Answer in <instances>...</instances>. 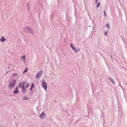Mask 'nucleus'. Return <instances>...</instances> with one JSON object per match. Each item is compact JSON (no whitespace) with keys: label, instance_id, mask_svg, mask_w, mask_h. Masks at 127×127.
<instances>
[{"label":"nucleus","instance_id":"0eeeda50","mask_svg":"<svg viewBox=\"0 0 127 127\" xmlns=\"http://www.w3.org/2000/svg\"><path fill=\"white\" fill-rule=\"evenodd\" d=\"M19 90H18V87H16L14 90L13 91V93L14 94H17L19 92Z\"/></svg>","mask_w":127,"mask_h":127},{"label":"nucleus","instance_id":"20e7f679","mask_svg":"<svg viewBox=\"0 0 127 127\" xmlns=\"http://www.w3.org/2000/svg\"><path fill=\"white\" fill-rule=\"evenodd\" d=\"M41 85L46 91H47V85L45 82H42Z\"/></svg>","mask_w":127,"mask_h":127},{"label":"nucleus","instance_id":"4be33fe9","mask_svg":"<svg viewBox=\"0 0 127 127\" xmlns=\"http://www.w3.org/2000/svg\"><path fill=\"white\" fill-rule=\"evenodd\" d=\"M104 16H105L106 15V14L105 12V10H104Z\"/></svg>","mask_w":127,"mask_h":127},{"label":"nucleus","instance_id":"f257e3e1","mask_svg":"<svg viewBox=\"0 0 127 127\" xmlns=\"http://www.w3.org/2000/svg\"><path fill=\"white\" fill-rule=\"evenodd\" d=\"M24 31L27 33H31L32 34H34V30L28 26H26L24 28Z\"/></svg>","mask_w":127,"mask_h":127},{"label":"nucleus","instance_id":"f03ea898","mask_svg":"<svg viewBox=\"0 0 127 127\" xmlns=\"http://www.w3.org/2000/svg\"><path fill=\"white\" fill-rule=\"evenodd\" d=\"M16 83V80H13L9 84L8 87L10 88V89H11L14 87Z\"/></svg>","mask_w":127,"mask_h":127},{"label":"nucleus","instance_id":"423d86ee","mask_svg":"<svg viewBox=\"0 0 127 127\" xmlns=\"http://www.w3.org/2000/svg\"><path fill=\"white\" fill-rule=\"evenodd\" d=\"M46 116L45 113H44V112H43L39 116V117L42 119H44Z\"/></svg>","mask_w":127,"mask_h":127},{"label":"nucleus","instance_id":"f3484780","mask_svg":"<svg viewBox=\"0 0 127 127\" xmlns=\"http://www.w3.org/2000/svg\"><path fill=\"white\" fill-rule=\"evenodd\" d=\"M28 70V69L27 68H25V70H24L23 73H25V72H26Z\"/></svg>","mask_w":127,"mask_h":127},{"label":"nucleus","instance_id":"ddd939ff","mask_svg":"<svg viewBox=\"0 0 127 127\" xmlns=\"http://www.w3.org/2000/svg\"><path fill=\"white\" fill-rule=\"evenodd\" d=\"M23 99L24 100H27L28 99V98L27 96H25L23 97Z\"/></svg>","mask_w":127,"mask_h":127},{"label":"nucleus","instance_id":"c85d7f7f","mask_svg":"<svg viewBox=\"0 0 127 127\" xmlns=\"http://www.w3.org/2000/svg\"><path fill=\"white\" fill-rule=\"evenodd\" d=\"M8 68H10V67H9H9H8Z\"/></svg>","mask_w":127,"mask_h":127},{"label":"nucleus","instance_id":"393cba45","mask_svg":"<svg viewBox=\"0 0 127 127\" xmlns=\"http://www.w3.org/2000/svg\"><path fill=\"white\" fill-rule=\"evenodd\" d=\"M110 56V57L111 58L112 60H113V58H112V56Z\"/></svg>","mask_w":127,"mask_h":127},{"label":"nucleus","instance_id":"dca6fc26","mask_svg":"<svg viewBox=\"0 0 127 127\" xmlns=\"http://www.w3.org/2000/svg\"><path fill=\"white\" fill-rule=\"evenodd\" d=\"M100 2H99L97 4V5L96 7L97 8L98 7H99V5H100Z\"/></svg>","mask_w":127,"mask_h":127},{"label":"nucleus","instance_id":"a878e982","mask_svg":"<svg viewBox=\"0 0 127 127\" xmlns=\"http://www.w3.org/2000/svg\"><path fill=\"white\" fill-rule=\"evenodd\" d=\"M7 71V72H6V73L5 75H6V74H7V73L8 72V71Z\"/></svg>","mask_w":127,"mask_h":127},{"label":"nucleus","instance_id":"a211bd4d","mask_svg":"<svg viewBox=\"0 0 127 127\" xmlns=\"http://www.w3.org/2000/svg\"><path fill=\"white\" fill-rule=\"evenodd\" d=\"M30 86V84L29 83H27L26 85V88Z\"/></svg>","mask_w":127,"mask_h":127},{"label":"nucleus","instance_id":"7ed1b4c3","mask_svg":"<svg viewBox=\"0 0 127 127\" xmlns=\"http://www.w3.org/2000/svg\"><path fill=\"white\" fill-rule=\"evenodd\" d=\"M43 70H40L36 74L35 77L37 79L40 78L42 75L43 73Z\"/></svg>","mask_w":127,"mask_h":127},{"label":"nucleus","instance_id":"2eb2a0df","mask_svg":"<svg viewBox=\"0 0 127 127\" xmlns=\"http://www.w3.org/2000/svg\"><path fill=\"white\" fill-rule=\"evenodd\" d=\"M34 84L33 83H32L31 87L33 88L34 87Z\"/></svg>","mask_w":127,"mask_h":127},{"label":"nucleus","instance_id":"c756f323","mask_svg":"<svg viewBox=\"0 0 127 127\" xmlns=\"http://www.w3.org/2000/svg\"><path fill=\"white\" fill-rule=\"evenodd\" d=\"M102 57H103V58H104V57H103V56H102Z\"/></svg>","mask_w":127,"mask_h":127},{"label":"nucleus","instance_id":"4468645a","mask_svg":"<svg viewBox=\"0 0 127 127\" xmlns=\"http://www.w3.org/2000/svg\"><path fill=\"white\" fill-rule=\"evenodd\" d=\"M22 82H21L20 83H19V87L20 88H22Z\"/></svg>","mask_w":127,"mask_h":127},{"label":"nucleus","instance_id":"412c9836","mask_svg":"<svg viewBox=\"0 0 127 127\" xmlns=\"http://www.w3.org/2000/svg\"><path fill=\"white\" fill-rule=\"evenodd\" d=\"M79 50L78 49H75V50H74V51L76 53L78 52L79 51Z\"/></svg>","mask_w":127,"mask_h":127},{"label":"nucleus","instance_id":"39448f33","mask_svg":"<svg viewBox=\"0 0 127 127\" xmlns=\"http://www.w3.org/2000/svg\"><path fill=\"white\" fill-rule=\"evenodd\" d=\"M25 83V82H24L23 83V84L22 86V91L23 93H26L27 92V90L26 88L24 87V84Z\"/></svg>","mask_w":127,"mask_h":127},{"label":"nucleus","instance_id":"bb28decb","mask_svg":"<svg viewBox=\"0 0 127 127\" xmlns=\"http://www.w3.org/2000/svg\"><path fill=\"white\" fill-rule=\"evenodd\" d=\"M28 5H27V7H28L29 8V5L28 4H27Z\"/></svg>","mask_w":127,"mask_h":127},{"label":"nucleus","instance_id":"aec40b11","mask_svg":"<svg viewBox=\"0 0 127 127\" xmlns=\"http://www.w3.org/2000/svg\"><path fill=\"white\" fill-rule=\"evenodd\" d=\"M13 75L14 76H17L18 75V74L17 73H13Z\"/></svg>","mask_w":127,"mask_h":127},{"label":"nucleus","instance_id":"5701e85b","mask_svg":"<svg viewBox=\"0 0 127 127\" xmlns=\"http://www.w3.org/2000/svg\"><path fill=\"white\" fill-rule=\"evenodd\" d=\"M98 2V0H95V3L96 4Z\"/></svg>","mask_w":127,"mask_h":127},{"label":"nucleus","instance_id":"6e6552de","mask_svg":"<svg viewBox=\"0 0 127 127\" xmlns=\"http://www.w3.org/2000/svg\"><path fill=\"white\" fill-rule=\"evenodd\" d=\"M108 78L109 80H110L112 83L113 84H115V82L114 81V80L113 79V78L111 77H108Z\"/></svg>","mask_w":127,"mask_h":127},{"label":"nucleus","instance_id":"6ab92c4d","mask_svg":"<svg viewBox=\"0 0 127 127\" xmlns=\"http://www.w3.org/2000/svg\"><path fill=\"white\" fill-rule=\"evenodd\" d=\"M108 32H105L104 33V35L105 36H107V34H108Z\"/></svg>","mask_w":127,"mask_h":127},{"label":"nucleus","instance_id":"f8f14e48","mask_svg":"<svg viewBox=\"0 0 127 127\" xmlns=\"http://www.w3.org/2000/svg\"><path fill=\"white\" fill-rule=\"evenodd\" d=\"M105 26L107 28H110V24L109 23H107L105 25Z\"/></svg>","mask_w":127,"mask_h":127},{"label":"nucleus","instance_id":"b1692460","mask_svg":"<svg viewBox=\"0 0 127 127\" xmlns=\"http://www.w3.org/2000/svg\"><path fill=\"white\" fill-rule=\"evenodd\" d=\"M32 89H33L31 87L30 89V90L31 91L32 90Z\"/></svg>","mask_w":127,"mask_h":127},{"label":"nucleus","instance_id":"cd10ccee","mask_svg":"<svg viewBox=\"0 0 127 127\" xmlns=\"http://www.w3.org/2000/svg\"><path fill=\"white\" fill-rule=\"evenodd\" d=\"M122 87V88H123V87L122 86H121Z\"/></svg>","mask_w":127,"mask_h":127},{"label":"nucleus","instance_id":"1a4fd4ad","mask_svg":"<svg viewBox=\"0 0 127 127\" xmlns=\"http://www.w3.org/2000/svg\"><path fill=\"white\" fill-rule=\"evenodd\" d=\"M6 39L4 36H2L1 38L0 39V41L1 42H3L5 41Z\"/></svg>","mask_w":127,"mask_h":127},{"label":"nucleus","instance_id":"9d476101","mask_svg":"<svg viewBox=\"0 0 127 127\" xmlns=\"http://www.w3.org/2000/svg\"><path fill=\"white\" fill-rule=\"evenodd\" d=\"M25 57L26 56H22L21 58V60L22 61H23V62H25Z\"/></svg>","mask_w":127,"mask_h":127},{"label":"nucleus","instance_id":"9b49d317","mask_svg":"<svg viewBox=\"0 0 127 127\" xmlns=\"http://www.w3.org/2000/svg\"><path fill=\"white\" fill-rule=\"evenodd\" d=\"M70 47L72 49L73 51L75 50V48L74 45L72 43H71L70 44Z\"/></svg>","mask_w":127,"mask_h":127}]
</instances>
